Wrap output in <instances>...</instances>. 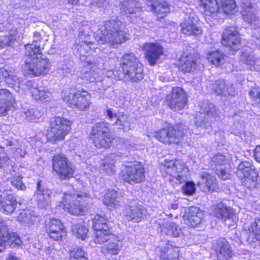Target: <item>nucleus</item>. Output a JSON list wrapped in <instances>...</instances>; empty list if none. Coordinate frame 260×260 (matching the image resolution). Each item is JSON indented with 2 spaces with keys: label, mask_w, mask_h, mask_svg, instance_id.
Masks as SVG:
<instances>
[{
  "label": "nucleus",
  "mask_w": 260,
  "mask_h": 260,
  "mask_svg": "<svg viewBox=\"0 0 260 260\" xmlns=\"http://www.w3.org/2000/svg\"><path fill=\"white\" fill-rule=\"evenodd\" d=\"M166 102L172 110H181L187 102L186 92L181 87H174L171 92L166 96Z\"/></svg>",
  "instance_id": "dca6fc26"
},
{
  "label": "nucleus",
  "mask_w": 260,
  "mask_h": 260,
  "mask_svg": "<svg viewBox=\"0 0 260 260\" xmlns=\"http://www.w3.org/2000/svg\"><path fill=\"white\" fill-rule=\"evenodd\" d=\"M160 171L171 182L177 184L186 179L188 169L182 160L166 159L161 164Z\"/></svg>",
  "instance_id": "39448f33"
},
{
  "label": "nucleus",
  "mask_w": 260,
  "mask_h": 260,
  "mask_svg": "<svg viewBox=\"0 0 260 260\" xmlns=\"http://www.w3.org/2000/svg\"><path fill=\"white\" fill-rule=\"evenodd\" d=\"M240 38L238 31L234 27H229L223 32L221 44L230 48L229 54H234L240 47Z\"/></svg>",
  "instance_id": "6ab92c4d"
},
{
  "label": "nucleus",
  "mask_w": 260,
  "mask_h": 260,
  "mask_svg": "<svg viewBox=\"0 0 260 260\" xmlns=\"http://www.w3.org/2000/svg\"><path fill=\"white\" fill-rule=\"evenodd\" d=\"M160 171L171 182L177 184L186 179L188 169L182 160L166 159L161 164Z\"/></svg>",
  "instance_id": "423d86ee"
},
{
  "label": "nucleus",
  "mask_w": 260,
  "mask_h": 260,
  "mask_svg": "<svg viewBox=\"0 0 260 260\" xmlns=\"http://www.w3.org/2000/svg\"><path fill=\"white\" fill-rule=\"evenodd\" d=\"M89 34L87 30H81L79 34V43L74 45L73 50L80 57H90L100 49L94 43L89 41Z\"/></svg>",
  "instance_id": "f8f14e48"
},
{
  "label": "nucleus",
  "mask_w": 260,
  "mask_h": 260,
  "mask_svg": "<svg viewBox=\"0 0 260 260\" xmlns=\"http://www.w3.org/2000/svg\"><path fill=\"white\" fill-rule=\"evenodd\" d=\"M118 129H123L124 131H127L130 129V122L128 117L124 114L118 115L116 121L113 123Z\"/></svg>",
  "instance_id": "3c124183"
},
{
  "label": "nucleus",
  "mask_w": 260,
  "mask_h": 260,
  "mask_svg": "<svg viewBox=\"0 0 260 260\" xmlns=\"http://www.w3.org/2000/svg\"><path fill=\"white\" fill-rule=\"evenodd\" d=\"M92 222L93 229L95 231L104 230L105 225H108L107 219L98 214L94 216Z\"/></svg>",
  "instance_id": "4d7b16f0"
},
{
  "label": "nucleus",
  "mask_w": 260,
  "mask_h": 260,
  "mask_svg": "<svg viewBox=\"0 0 260 260\" xmlns=\"http://www.w3.org/2000/svg\"><path fill=\"white\" fill-rule=\"evenodd\" d=\"M237 175L242 180V184L247 188L255 185L257 175L254 167L248 161H241L237 167Z\"/></svg>",
  "instance_id": "ddd939ff"
},
{
  "label": "nucleus",
  "mask_w": 260,
  "mask_h": 260,
  "mask_svg": "<svg viewBox=\"0 0 260 260\" xmlns=\"http://www.w3.org/2000/svg\"><path fill=\"white\" fill-rule=\"evenodd\" d=\"M117 156L115 154H111L105 156L100 162V170L103 173L111 175L115 172V164L116 161Z\"/></svg>",
  "instance_id": "f704fd0d"
},
{
  "label": "nucleus",
  "mask_w": 260,
  "mask_h": 260,
  "mask_svg": "<svg viewBox=\"0 0 260 260\" xmlns=\"http://www.w3.org/2000/svg\"><path fill=\"white\" fill-rule=\"evenodd\" d=\"M225 55L221 51L217 50L210 52L207 55L209 62L217 67L220 66L225 61Z\"/></svg>",
  "instance_id": "49530a36"
},
{
  "label": "nucleus",
  "mask_w": 260,
  "mask_h": 260,
  "mask_svg": "<svg viewBox=\"0 0 260 260\" xmlns=\"http://www.w3.org/2000/svg\"><path fill=\"white\" fill-rule=\"evenodd\" d=\"M81 59L87 63L90 68L87 70H83L80 74V77L86 82L92 83L102 81L103 79L104 72H100V65L92 63L88 57H80Z\"/></svg>",
  "instance_id": "a211bd4d"
},
{
  "label": "nucleus",
  "mask_w": 260,
  "mask_h": 260,
  "mask_svg": "<svg viewBox=\"0 0 260 260\" xmlns=\"http://www.w3.org/2000/svg\"><path fill=\"white\" fill-rule=\"evenodd\" d=\"M4 78L5 82L10 85L19 86V79L15 76L10 73L4 69H0V79Z\"/></svg>",
  "instance_id": "8fccbe9b"
},
{
  "label": "nucleus",
  "mask_w": 260,
  "mask_h": 260,
  "mask_svg": "<svg viewBox=\"0 0 260 260\" xmlns=\"http://www.w3.org/2000/svg\"><path fill=\"white\" fill-rule=\"evenodd\" d=\"M219 117V111L217 110L215 105L209 104L205 108L203 112L199 111L194 117V125L197 128L205 129V132L210 133L206 131L210 126L211 123H213Z\"/></svg>",
  "instance_id": "9b49d317"
},
{
  "label": "nucleus",
  "mask_w": 260,
  "mask_h": 260,
  "mask_svg": "<svg viewBox=\"0 0 260 260\" xmlns=\"http://www.w3.org/2000/svg\"><path fill=\"white\" fill-rule=\"evenodd\" d=\"M25 47V55L28 57L24 67L25 73L35 77L46 75L50 70V62L48 59L42 58L38 42L34 41Z\"/></svg>",
  "instance_id": "f03ea898"
},
{
  "label": "nucleus",
  "mask_w": 260,
  "mask_h": 260,
  "mask_svg": "<svg viewBox=\"0 0 260 260\" xmlns=\"http://www.w3.org/2000/svg\"><path fill=\"white\" fill-rule=\"evenodd\" d=\"M8 228L5 222H0V252L5 250L8 238Z\"/></svg>",
  "instance_id": "864d4df0"
},
{
  "label": "nucleus",
  "mask_w": 260,
  "mask_h": 260,
  "mask_svg": "<svg viewBox=\"0 0 260 260\" xmlns=\"http://www.w3.org/2000/svg\"><path fill=\"white\" fill-rule=\"evenodd\" d=\"M100 67L101 66H100V72L102 71L104 72L103 76L105 75L109 78H114L118 80L120 79V77L118 76H117L116 74L117 73V72L113 71L112 70H107L105 68H101Z\"/></svg>",
  "instance_id": "338daca9"
},
{
  "label": "nucleus",
  "mask_w": 260,
  "mask_h": 260,
  "mask_svg": "<svg viewBox=\"0 0 260 260\" xmlns=\"http://www.w3.org/2000/svg\"><path fill=\"white\" fill-rule=\"evenodd\" d=\"M147 5L158 19L164 18L170 12V7L166 0H146Z\"/></svg>",
  "instance_id": "a878e982"
},
{
  "label": "nucleus",
  "mask_w": 260,
  "mask_h": 260,
  "mask_svg": "<svg viewBox=\"0 0 260 260\" xmlns=\"http://www.w3.org/2000/svg\"><path fill=\"white\" fill-rule=\"evenodd\" d=\"M161 231L166 234L173 236L175 237L181 236H187L188 231L186 228H179L174 222L165 221L162 227L160 226Z\"/></svg>",
  "instance_id": "72a5a7b5"
},
{
  "label": "nucleus",
  "mask_w": 260,
  "mask_h": 260,
  "mask_svg": "<svg viewBox=\"0 0 260 260\" xmlns=\"http://www.w3.org/2000/svg\"><path fill=\"white\" fill-rule=\"evenodd\" d=\"M88 197V193L85 188L78 187L73 191L63 193L62 200L58 206L66 212L75 215H83L85 212V207L82 205L84 198Z\"/></svg>",
  "instance_id": "7ed1b4c3"
},
{
  "label": "nucleus",
  "mask_w": 260,
  "mask_h": 260,
  "mask_svg": "<svg viewBox=\"0 0 260 260\" xmlns=\"http://www.w3.org/2000/svg\"><path fill=\"white\" fill-rule=\"evenodd\" d=\"M14 102V96L8 89H0V116L5 115Z\"/></svg>",
  "instance_id": "7c9ffc66"
},
{
  "label": "nucleus",
  "mask_w": 260,
  "mask_h": 260,
  "mask_svg": "<svg viewBox=\"0 0 260 260\" xmlns=\"http://www.w3.org/2000/svg\"><path fill=\"white\" fill-rule=\"evenodd\" d=\"M252 105L258 106L260 105V88L253 87L249 92Z\"/></svg>",
  "instance_id": "052dcab7"
},
{
  "label": "nucleus",
  "mask_w": 260,
  "mask_h": 260,
  "mask_svg": "<svg viewBox=\"0 0 260 260\" xmlns=\"http://www.w3.org/2000/svg\"><path fill=\"white\" fill-rule=\"evenodd\" d=\"M109 243L103 247V251L111 254H117L122 247V243L117 236L113 235L108 241Z\"/></svg>",
  "instance_id": "a19ab883"
},
{
  "label": "nucleus",
  "mask_w": 260,
  "mask_h": 260,
  "mask_svg": "<svg viewBox=\"0 0 260 260\" xmlns=\"http://www.w3.org/2000/svg\"><path fill=\"white\" fill-rule=\"evenodd\" d=\"M5 36L0 37V47L3 48L7 46H11L18 37V32L16 29H9L6 32Z\"/></svg>",
  "instance_id": "c03bdc74"
},
{
  "label": "nucleus",
  "mask_w": 260,
  "mask_h": 260,
  "mask_svg": "<svg viewBox=\"0 0 260 260\" xmlns=\"http://www.w3.org/2000/svg\"><path fill=\"white\" fill-rule=\"evenodd\" d=\"M37 218L35 212L29 209L21 211L17 217L19 222L27 226L32 225L36 221Z\"/></svg>",
  "instance_id": "58836bf2"
},
{
  "label": "nucleus",
  "mask_w": 260,
  "mask_h": 260,
  "mask_svg": "<svg viewBox=\"0 0 260 260\" xmlns=\"http://www.w3.org/2000/svg\"><path fill=\"white\" fill-rule=\"evenodd\" d=\"M7 238H8L7 244H8L11 248H18L22 244L20 238L15 233L9 234L8 233Z\"/></svg>",
  "instance_id": "6e6d98bb"
},
{
  "label": "nucleus",
  "mask_w": 260,
  "mask_h": 260,
  "mask_svg": "<svg viewBox=\"0 0 260 260\" xmlns=\"http://www.w3.org/2000/svg\"><path fill=\"white\" fill-rule=\"evenodd\" d=\"M70 260H87L85 252L79 247H75L70 250Z\"/></svg>",
  "instance_id": "bf43d9fd"
},
{
  "label": "nucleus",
  "mask_w": 260,
  "mask_h": 260,
  "mask_svg": "<svg viewBox=\"0 0 260 260\" xmlns=\"http://www.w3.org/2000/svg\"><path fill=\"white\" fill-rule=\"evenodd\" d=\"M120 66L125 80L136 82L143 78V66L139 59L132 53L123 55Z\"/></svg>",
  "instance_id": "20e7f679"
},
{
  "label": "nucleus",
  "mask_w": 260,
  "mask_h": 260,
  "mask_svg": "<svg viewBox=\"0 0 260 260\" xmlns=\"http://www.w3.org/2000/svg\"><path fill=\"white\" fill-rule=\"evenodd\" d=\"M213 213L218 218H222L225 219L232 218L233 213L232 210L220 202L213 206Z\"/></svg>",
  "instance_id": "ea45409f"
},
{
  "label": "nucleus",
  "mask_w": 260,
  "mask_h": 260,
  "mask_svg": "<svg viewBox=\"0 0 260 260\" xmlns=\"http://www.w3.org/2000/svg\"><path fill=\"white\" fill-rule=\"evenodd\" d=\"M9 157L5 150V148L0 146V168L9 160Z\"/></svg>",
  "instance_id": "69168bd1"
},
{
  "label": "nucleus",
  "mask_w": 260,
  "mask_h": 260,
  "mask_svg": "<svg viewBox=\"0 0 260 260\" xmlns=\"http://www.w3.org/2000/svg\"><path fill=\"white\" fill-rule=\"evenodd\" d=\"M121 13L123 15L129 17L141 10L140 5L135 0H125L120 5Z\"/></svg>",
  "instance_id": "4c0bfd02"
},
{
  "label": "nucleus",
  "mask_w": 260,
  "mask_h": 260,
  "mask_svg": "<svg viewBox=\"0 0 260 260\" xmlns=\"http://www.w3.org/2000/svg\"><path fill=\"white\" fill-rule=\"evenodd\" d=\"M146 59L151 66L155 64L163 54L164 48L158 43H146L142 47Z\"/></svg>",
  "instance_id": "4be33fe9"
},
{
  "label": "nucleus",
  "mask_w": 260,
  "mask_h": 260,
  "mask_svg": "<svg viewBox=\"0 0 260 260\" xmlns=\"http://www.w3.org/2000/svg\"><path fill=\"white\" fill-rule=\"evenodd\" d=\"M61 98L71 107L81 111L85 110L91 104V95L86 91L79 92L74 88H66L62 91Z\"/></svg>",
  "instance_id": "0eeeda50"
},
{
  "label": "nucleus",
  "mask_w": 260,
  "mask_h": 260,
  "mask_svg": "<svg viewBox=\"0 0 260 260\" xmlns=\"http://www.w3.org/2000/svg\"><path fill=\"white\" fill-rule=\"evenodd\" d=\"M213 249L219 260H226L232 256L231 246L224 239H218L214 244Z\"/></svg>",
  "instance_id": "c85d7f7f"
},
{
  "label": "nucleus",
  "mask_w": 260,
  "mask_h": 260,
  "mask_svg": "<svg viewBox=\"0 0 260 260\" xmlns=\"http://www.w3.org/2000/svg\"><path fill=\"white\" fill-rule=\"evenodd\" d=\"M53 169L61 179L72 177L74 170L72 164L63 154H56L52 159Z\"/></svg>",
  "instance_id": "2eb2a0df"
},
{
  "label": "nucleus",
  "mask_w": 260,
  "mask_h": 260,
  "mask_svg": "<svg viewBox=\"0 0 260 260\" xmlns=\"http://www.w3.org/2000/svg\"><path fill=\"white\" fill-rule=\"evenodd\" d=\"M90 138L97 148L109 147L113 139L109 133V124L105 122L95 124L90 132Z\"/></svg>",
  "instance_id": "6e6552de"
},
{
  "label": "nucleus",
  "mask_w": 260,
  "mask_h": 260,
  "mask_svg": "<svg viewBox=\"0 0 260 260\" xmlns=\"http://www.w3.org/2000/svg\"><path fill=\"white\" fill-rule=\"evenodd\" d=\"M178 67L179 70L184 73H189L197 68H201L203 64L201 63L199 58L196 56L190 55L182 56L179 60Z\"/></svg>",
  "instance_id": "393cba45"
},
{
  "label": "nucleus",
  "mask_w": 260,
  "mask_h": 260,
  "mask_svg": "<svg viewBox=\"0 0 260 260\" xmlns=\"http://www.w3.org/2000/svg\"><path fill=\"white\" fill-rule=\"evenodd\" d=\"M220 12L222 11L224 14L232 16L238 12L235 0H221Z\"/></svg>",
  "instance_id": "37998d69"
},
{
  "label": "nucleus",
  "mask_w": 260,
  "mask_h": 260,
  "mask_svg": "<svg viewBox=\"0 0 260 260\" xmlns=\"http://www.w3.org/2000/svg\"><path fill=\"white\" fill-rule=\"evenodd\" d=\"M125 29L124 23L117 19L106 21L94 37L95 39L100 44L107 43L115 47V46L125 42L127 39V34Z\"/></svg>",
  "instance_id": "f257e3e1"
},
{
  "label": "nucleus",
  "mask_w": 260,
  "mask_h": 260,
  "mask_svg": "<svg viewBox=\"0 0 260 260\" xmlns=\"http://www.w3.org/2000/svg\"><path fill=\"white\" fill-rule=\"evenodd\" d=\"M183 218L188 226L196 228L203 222L204 213L199 208L191 207L185 211Z\"/></svg>",
  "instance_id": "5701e85b"
},
{
  "label": "nucleus",
  "mask_w": 260,
  "mask_h": 260,
  "mask_svg": "<svg viewBox=\"0 0 260 260\" xmlns=\"http://www.w3.org/2000/svg\"><path fill=\"white\" fill-rule=\"evenodd\" d=\"M22 177L21 175H15L10 178L11 184L17 190H24L25 186L22 181Z\"/></svg>",
  "instance_id": "680f3d73"
},
{
  "label": "nucleus",
  "mask_w": 260,
  "mask_h": 260,
  "mask_svg": "<svg viewBox=\"0 0 260 260\" xmlns=\"http://www.w3.org/2000/svg\"><path fill=\"white\" fill-rule=\"evenodd\" d=\"M95 5L100 9V11L103 13H106L109 7L108 2L105 0H98L95 3Z\"/></svg>",
  "instance_id": "0e129e2a"
},
{
  "label": "nucleus",
  "mask_w": 260,
  "mask_h": 260,
  "mask_svg": "<svg viewBox=\"0 0 260 260\" xmlns=\"http://www.w3.org/2000/svg\"><path fill=\"white\" fill-rule=\"evenodd\" d=\"M34 197L39 207L42 208L49 206L51 201L50 192L43 185L41 181L37 183Z\"/></svg>",
  "instance_id": "cd10ccee"
},
{
  "label": "nucleus",
  "mask_w": 260,
  "mask_h": 260,
  "mask_svg": "<svg viewBox=\"0 0 260 260\" xmlns=\"http://www.w3.org/2000/svg\"><path fill=\"white\" fill-rule=\"evenodd\" d=\"M128 221L139 222L146 216L147 210L142 205L138 204L136 200L131 201L124 211Z\"/></svg>",
  "instance_id": "aec40b11"
},
{
  "label": "nucleus",
  "mask_w": 260,
  "mask_h": 260,
  "mask_svg": "<svg viewBox=\"0 0 260 260\" xmlns=\"http://www.w3.org/2000/svg\"><path fill=\"white\" fill-rule=\"evenodd\" d=\"M249 231L256 240L260 241V218H256L251 222Z\"/></svg>",
  "instance_id": "13d9d810"
},
{
  "label": "nucleus",
  "mask_w": 260,
  "mask_h": 260,
  "mask_svg": "<svg viewBox=\"0 0 260 260\" xmlns=\"http://www.w3.org/2000/svg\"><path fill=\"white\" fill-rule=\"evenodd\" d=\"M15 149L14 156L16 157H23L26 154L25 149L22 145H20L19 147H16Z\"/></svg>",
  "instance_id": "774afa93"
},
{
  "label": "nucleus",
  "mask_w": 260,
  "mask_h": 260,
  "mask_svg": "<svg viewBox=\"0 0 260 260\" xmlns=\"http://www.w3.org/2000/svg\"><path fill=\"white\" fill-rule=\"evenodd\" d=\"M31 94L35 100L44 102L48 101L51 96V93L43 87L32 89Z\"/></svg>",
  "instance_id": "de8ad7c7"
},
{
  "label": "nucleus",
  "mask_w": 260,
  "mask_h": 260,
  "mask_svg": "<svg viewBox=\"0 0 260 260\" xmlns=\"http://www.w3.org/2000/svg\"><path fill=\"white\" fill-rule=\"evenodd\" d=\"M199 7L206 17L215 18L220 12L217 0H199Z\"/></svg>",
  "instance_id": "bb28decb"
},
{
  "label": "nucleus",
  "mask_w": 260,
  "mask_h": 260,
  "mask_svg": "<svg viewBox=\"0 0 260 260\" xmlns=\"http://www.w3.org/2000/svg\"><path fill=\"white\" fill-rule=\"evenodd\" d=\"M144 168L140 162H128L122 168L120 176L125 182L131 184L138 183L144 179Z\"/></svg>",
  "instance_id": "9d476101"
},
{
  "label": "nucleus",
  "mask_w": 260,
  "mask_h": 260,
  "mask_svg": "<svg viewBox=\"0 0 260 260\" xmlns=\"http://www.w3.org/2000/svg\"><path fill=\"white\" fill-rule=\"evenodd\" d=\"M121 198L119 193L113 189H108L105 194L104 203L110 210L120 205Z\"/></svg>",
  "instance_id": "c9c22d12"
},
{
  "label": "nucleus",
  "mask_w": 260,
  "mask_h": 260,
  "mask_svg": "<svg viewBox=\"0 0 260 260\" xmlns=\"http://www.w3.org/2000/svg\"><path fill=\"white\" fill-rule=\"evenodd\" d=\"M240 61L247 65L251 70H255L260 63V58L255 57L251 49L247 48L242 51Z\"/></svg>",
  "instance_id": "473e14b6"
},
{
  "label": "nucleus",
  "mask_w": 260,
  "mask_h": 260,
  "mask_svg": "<svg viewBox=\"0 0 260 260\" xmlns=\"http://www.w3.org/2000/svg\"><path fill=\"white\" fill-rule=\"evenodd\" d=\"M213 89L217 94L225 96L229 95H233L234 92L232 86H229L223 80L216 81L213 85Z\"/></svg>",
  "instance_id": "79ce46f5"
},
{
  "label": "nucleus",
  "mask_w": 260,
  "mask_h": 260,
  "mask_svg": "<svg viewBox=\"0 0 260 260\" xmlns=\"http://www.w3.org/2000/svg\"><path fill=\"white\" fill-rule=\"evenodd\" d=\"M198 21L197 16L191 9L187 10L184 14L182 22L180 24L181 31L186 36H199L202 35V30L200 26L196 24Z\"/></svg>",
  "instance_id": "4468645a"
},
{
  "label": "nucleus",
  "mask_w": 260,
  "mask_h": 260,
  "mask_svg": "<svg viewBox=\"0 0 260 260\" xmlns=\"http://www.w3.org/2000/svg\"><path fill=\"white\" fill-rule=\"evenodd\" d=\"M184 193L187 195L192 194L195 190L196 187L193 182H187L182 188Z\"/></svg>",
  "instance_id": "e2e57ef3"
},
{
  "label": "nucleus",
  "mask_w": 260,
  "mask_h": 260,
  "mask_svg": "<svg viewBox=\"0 0 260 260\" xmlns=\"http://www.w3.org/2000/svg\"><path fill=\"white\" fill-rule=\"evenodd\" d=\"M17 202L15 197L7 191H3L0 195V211L7 215L14 212L17 207Z\"/></svg>",
  "instance_id": "b1692460"
},
{
  "label": "nucleus",
  "mask_w": 260,
  "mask_h": 260,
  "mask_svg": "<svg viewBox=\"0 0 260 260\" xmlns=\"http://www.w3.org/2000/svg\"><path fill=\"white\" fill-rule=\"evenodd\" d=\"M71 122L62 117L53 118L50 125V131L47 137L49 141L56 142L64 140L71 130Z\"/></svg>",
  "instance_id": "1a4fd4ad"
},
{
  "label": "nucleus",
  "mask_w": 260,
  "mask_h": 260,
  "mask_svg": "<svg viewBox=\"0 0 260 260\" xmlns=\"http://www.w3.org/2000/svg\"><path fill=\"white\" fill-rule=\"evenodd\" d=\"M201 178L205 181L206 186L209 189L214 190L216 188L217 181L215 176L207 172H203L201 175Z\"/></svg>",
  "instance_id": "603ef678"
},
{
  "label": "nucleus",
  "mask_w": 260,
  "mask_h": 260,
  "mask_svg": "<svg viewBox=\"0 0 260 260\" xmlns=\"http://www.w3.org/2000/svg\"><path fill=\"white\" fill-rule=\"evenodd\" d=\"M166 246L160 245L156 248L161 254L160 255L161 260H179V253L177 249H173L169 243L165 244Z\"/></svg>",
  "instance_id": "e433bc0d"
},
{
  "label": "nucleus",
  "mask_w": 260,
  "mask_h": 260,
  "mask_svg": "<svg viewBox=\"0 0 260 260\" xmlns=\"http://www.w3.org/2000/svg\"><path fill=\"white\" fill-rule=\"evenodd\" d=\"M46 226L49 236L55 240H61L66 236L63 225L58 219H50Z\"/></svg>",
  "instance_id": "c756f323"
},
{
  "label": "nucleus",
  "mask_w": 260,
  "mask_h": 260,
  "mask_svg": "<svg viewBox=\"0 0 260 260\" xmlns=\"http://www.w3.org/2000/svg\"><path fill=\"white\" fill-rule=\"evenodd\" d=\"M184 134V132L179 129L177 131L173 127L169 126L155 132L153 136L157 140L164 144H178L182 140Z\"/></svg>",
  "instance_id": "f3484780"
},
{
  "label": "nucleus",
  "mask_w": 260,
  "mask_h": 260,
  "mask_svg": "<svg viewBox=\"0 0 260 260\" xmlns=\"http://www.w3.org/2000/svg\"><path fill=\"white\" fill-rule=\"evenodd\" d=\"M105 229L95 231L94 241L96 243L103 244L108 241L113 235L108 225H105Z\"/></svg>",
  "instance_id": "a18cd8bd"
},
{
  "label": "nucleus",
  "mask_w": 260,
  "mask_h": 260,
  "mask_svg": "<svg viewBox=\"0 0 260 260\" xmlns=\"http://www.w3.org/2000/svg\"><path fill=\"white\" fill-rule=\"evenodd\" d=\"M229 162V158L221 154L215 155L210 161L212 168L215 170L218 175L224 180L230 178L231 176L227 170Z\"/></svg>",
  "instance_id": "412c9836"
},
{
  "label": "nucleus",
  "mask_w": 260,
  "mask_h": 260,
  "mask_svg": "<svg viewBox=\"0 0 260 260\" xmlns=\"http://www.w3.org/2000/svg\"><path fill=\"white\" fill-rule=\"evenodd\" d=\"M72 232L76 238L84 240L87 237L88 230L84 225L77 223L72 226Z\"/></svg>",
  "instance_id": "09e8293b"
},
{
  "label": "nucleus",
  "mask_w": 260,
  "mask_h": 260,
  "mask_svg": "<svg viewBox=\"0 0 260 260\" xmlns=\"http://www.w3.org/2000/svg\"><path fill=\"white\" fill-rule=\"evenodd\" d=\"M242 10L240 13L243 20L249 24L256 25L258 20L255 12L251 4L248 2L241 3Z\"/></svg>",
  "instance_id": "2f4dec72"
},
{
  "label": "nucleus",
  "mask_w": 260,
  "mask_h": 260,
  "mask_svg": "<svg viewBox=\"0 0 260 260\" xmlns=\"http://www.w3.org/2000/svg\"><path fill=\"white\" fill-rule=\"evenodd\" d=\"M22 116L27 121H37L41 117V113L37 109H30L24 111Z\"/></svg>",
  "instance_id": "5fc2aeb1"
}]
</instances>
